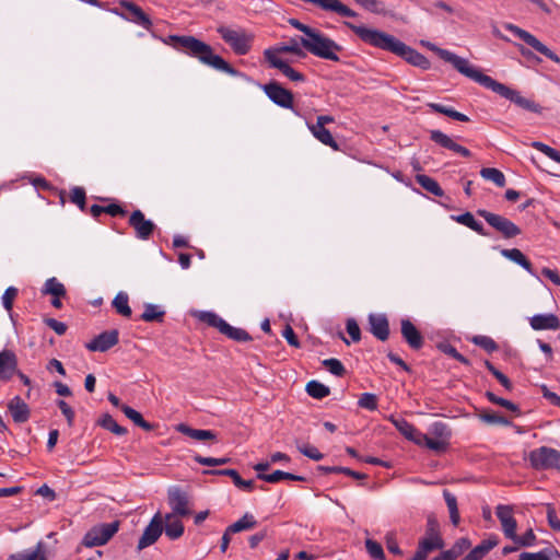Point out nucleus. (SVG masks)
I'll return each instance as SVG.
<instances>
[{"label": "nucleus", "mask_w": 560, "mask_h": 560, "mask_svg": "<svg viewBox=\"0 0 560 560\" xmlns=\"http://www.w3.org/2000/svg\"><path fill=\"white\" fill-rule=\"evenodd\" d=\"M444 545L440 523L433 514H430L427 517L424 536L419 539L417 550L410 560H427L429 553L442 549Z\"/></svg>", "instance_id": "20e7f679"}, {"label": "nucleus", "mask_w": 560, "mask_h": 560, "mask_svg": "<svg viewBox=\"0 0 560 560\" xmlns=\"http://www.w3.org/2000/svg\"><path fill=\"white\" fill-rule=\"evenodd\" d=\"M474 81L479 83L483 88L497 93L501 97L509 100L510 102L514 103L516 106L524 110L535 114L542 113V107L539 104H537L534 100L523 96L518 91L513 90L508 85L495 81L491 77L482 73L480 70Z\"/></svg>", "instance_id": "7ed1b4c3"}, {"label": "nucleus", "mask_w": 560, "mask_h": 560, "mask_svg": "<svg viewBox=\"0 0 560 560\" xmlns=\"http://www.w3.org/2000/svg\"><path fill=\"white\" fill-rule=\"evenodd\" d=\"M301 47H302V45L300 43V39L298 40L295 38H292L287 44L280 46L278 50L280 52H289V54L302 56L304 54H303V50Z\"/></svg>", "instance_id": "338daca9"}, {"label": "nucleus", "mask_w": 560, "mask_h": 560, "mask_svg": "<svg viewBox=\"0 0 560 560\" xmlns=\"http://www.w3.org/2000/svg\"><path fill=\"white\" fill-rule=\"evenodd\" d=\"M306 393L313 398L323 399L330 394V389L318 381H311L306 384Z\"/></svg>", "instance_id": "09e8293b"}, {"label": "nucleus", "mask_w": 560, "mask_h": 560, "mask_svg": "<svg viewBox=\"0 0 560 560\" xmlns=\"http://www.w3.org/2000/svg\"><path fill=\"white\" fill-rule=\"evenodd\" d=\"M120 8L124 10L121 13L122 18L126 20L142 26L145 30H149L152 25L151 19L149 15L136 3L131 1H121Z\"/></svg>", "instance_id": "dca6fc26"}, {"label": "nucleus", "mask_w": 560, "mask_h": 560, "mask_svg": "<svg viewBox=\"0 0 560 560\" xmlns=\"http://www.w3.org/2000/svg\"><path fill=\"white\" fill-rule=\"evenodd\" d=\"M97 423L105 430L110 431L112 433L116 435H125L127 433V429L119 425L115 419L108 415L105 413L101 417V419L97 421Z\"/></svg>", "instance_id": "c03bdc74"}, {"label": "nucleus", "mask_w": 560, "mask_h": 560, "mask_svg": "<svg viewBox=\"0 0 560 560\" xmlns=\"http://www.w3.org/2000/svg\"><path fill=\"white\" fill-rule=\"evenodd\" d=\"M217 32L236 55H247L252 49L254 35L247 31L243 28L232 30L228 26L221 25L217 28Z\"/></svg>", "instance_id": "423d86ee"}, {"label": "nucleus", "mask_w": 560, "mask_h": 560, "mask_svg": "<svg viewBox=\"0 0 560 560\" xmlns=\"http://www.w3.org/2000/svg\"><path fill=\"white\" fill-rule=\"evenodd\" d=\"M430 139L436 144L447 150L454 151L458 143H456L451 137L440 130H431Z\"/></svg>", "instance_id": "49530a36"}, {"label": "nucleus", "mask_w": 560, "mask_h": 560, "mask_svg": "<svg viewBox=\"0 0 560 560\" xmlns=\"http://www.w3.org/2000/svg\"><path fill=\"white\" fill-rule=\"evenodd\" d=\"M166 43L177 51L195 58L202 65L208 66L217 71L224 72L232 77H241L249 80L246 74L240 72L221 56L214 54L213 48L209 44L196 38L195 36L170 35Z\"/></svg>", "instance_id": "f03ea898"}, {"label": "nucleus", "mask_w": 560, "mask_h": 560, "mask_svg": "<svg viewBox=\"0 0 560 560\" xmlns=\"http://www.w3.org/2000/svg\"><path fill=\"white\" fill-rule=\"evenodd\" d=\"M358 405L361 408L373 411L377 408V397L371 393H363L358 400Z\"/></svg>", "instance_id": "e2e57ef3"}, {"label": "nucleus", "mask_w": 560, "mask_h": 560, "mask_svg": "<svg viewBox=\"0 0 560 560\" xmlns=\"http://www.w3.org/2000/svg\"><path fill=\"white\" fill-rule=\"evenodd\" d=\"M260 86L275 104L283 108H293V94L278 82L273 81Z\"/></svg>", "instance_id": "4468645a"}, {"label": "nucleus", "mask_w": 560, "mask_h": 560, "mask_svg": "<svg viewBox=\"0 0 560 560\" xmlns=\"http://www.w3.org/2000/svg\"><path fill=\"white\" fill-rule=\"evenodd\" d=\"M128 224L135 231V236L141 241H148L156 230L153 221L145 219L144 213L137 209L133 210L128 219Z\"/></svg>", "instance_id": "ddd939ff"}, {"label": "nucleus", "mask_w": 560, "mask_h": 560, "mask_svg": "<svg viewBox=\"0 0 560 560\" xmlns=\"http://www.w3.org/2000/svg\"><path fill=\"white\" fill-rule=\"evenodd\" d=\"M553 555H558L555 548H545L538 552H523L520 556L521 560H551Z\"/></svg>", "instance_id": "603ef678"}, {"label": "nucleus", "mask_w": 560, "mask_h": 560, "mask_svg": "<svg viewBox=\"0 0 560 560\" xmlns=\"http://www.w3.org/2000/svg\"><path fill=\"white\" fill-rule=\"evenodd\" d=\"M357 4L362 7L364 10L380 15H392V13L385 9L384 2L381 0H353Z\"/></svg>", "instance_id": "79ce46f5"}, {"label": "nucleus", "mask_w": 560, "mask_h": 560, "mask_svg": "<svg viewBox=\"0 0 560 560\" xmlns=\"http://www.w3.org/2000/svg\"><path fill=\"white\" fill-rule=\"evenodd\" d=\"M343 24L368 45L390 51L405 59L408 63L420 69L428 70L431 67L429 59L424 55L406 45L393 35L378 30L369 28L364 25H355L351 22H345Z\"/></svg>", "instance_id": "f257e3e1"}, {"label": "nucleus", "mask_w": 560, "mask_h": 560, "mask_svg": "<svg viewBox=\"0 0 560 560\" xmlns=\"http://www.w3.org/2000/svg\"><path fill=\"white\" fill-rule=\"evenodd\" d=\"M529 325L534 330H558L560 319L551 313L536 314L529 318Z\"/></svg>", "instance_id": "4be33fe9"}, {"label": "nucleus", "mask_w": 560, "mask_h": 560, "mask_svg": "<svg viewBox=\"0 0 560 560\" xmlns=\"http://www.w3.org/2000/svg\"><path fill=\"white\" fill-rule=\"evenodd\" d=\"M479 418L488 424H498L506 427L510 425L511 423L505 417L492 411H485L479 416Z\"/></svg>", "instance_id": "4d7b16f0"}, {"label": "nucleus", "mask_w": 560, "mask_h": 560, "mask_svg": "<svg viewBox=\"0 0 560 560\" xmlns=\"http://www.w3.org/2000/svg\"><path fill=\"white\" fill-rule=\"evenodd\" d=\"M471 547V542L468 538L462 537L455 541V544L444 552L448 556L451 560L457 559L459 556L464 553L467 549Z\"/></svg>", "instance_id": "de8ad7c7"}, {"label": "nucleus", "mask_w": 560, "mask_h": 560, "mask_svg": "<svg viewBox=\"0 0 560 560\" xmlns=\"http://www.w3.org/2000/svg\"><path fill=\"white\" fill-rule=\"evenodd\" d=\"M257 525L253 514L245 513L238 521L228 526V534H236L243 530H249Z\"/></svg>", "instance_id": "473e14b6"}, {"label": "nucleus", "mask_w": 560, "mask_h": 560, "mask_svg": "<svg viewBox=\"0 0 560 560\" xmlns=\"http://www.w3.org/2000/svg\"><path fill=\"white\" fill-rule=\"evenodd\" d=\"M167 503L172 509L170 514L186 517L192 513L188 493L178 486H172L168 488Z\"/></svg>", "instance_id": "f8f14e48"}, {"label": "nucleus", "mask_w": 560, "mask_h": 560, "mask_svg": "<svg viewBox=\"0 0 560 560\" xmlns=\"http://www.w3.org/2000/svg\"><path fill=\"white\" fill-rule=\"evenodd\" d=\"M8 408L15 422L23 423L28 420L30 408L20 396L12 398L8 404Z\"/></svg>", "instance_id": "5701e85b"}, {"label": "nucleus", "mask_w": 560, "mask_h": 560, "mask_svg": "<svg viewBox=\"0 0 560 560\" xmlns=\"http://www.w3.org/2000/svg\"><path fill=\"white\" fill-rule=\"evenodd\" d=\"M308 129L312 132V135L323 144L328 145L334 150L339 149V145L334 139L331 132L325 127L308 125Z\"/></svg>", "instance_id": "2f4dec72"}, {"label": "nucleus", "mask_w": 560, "mask_h": 560, "mask_svg": "<svg viewBox=\"0 0 560 560\" xmlns=\"http://www.w3.org/2000/svg\"><path fill=\"white\" fill-rule=\"evenodd\" d=\"M296 448L301 454L313 460H320L324 457L323 453H320L317 447L308 443H301L296 441Z\"/></svg>", "instance_id": "864d4df0"}, {"label": "nucleus", "mask_w": 560, "mask_h": 560, "mask_svg": "<svg viewBox=\"0 0 560 560\" xmlns=\"http://www.w3.org/2000/svg\"><path fill=\"white\" fill-rule=\"evenodd\" d=\"M43 294H49L55 298L66 296L65 285L55 277L46 280L44 288L42 289Z\"/></svg>", "instance_id": "ea45409f"}, {"label": "nucleus", "mask_w": 560, "mask_h": 560, "mask_svg": "<svg viewBox=\"0 0 560 560\" xmlns=\"http://www.w3.org/2000/svg\"><path fill=\"white\" fill-rule=\"evenodd\" d=\"M477 214L483 218L486 222L504 238H513L522 232L515 223L501 214H497L485 209L477 210Z\"/></svg>", "instance_id": "9d476101"}, {"label": "nucleus", "mask_w": 560, "mask_h": 560, "mask_svg": "<svg viewBox=\"0 0 560 560\" xmlns=\"http://www.w3.org/2000/svg\"><path fill=\"white\" fill-rule=\"evenodd\" d=\"M319 470L324 471L325 474H340V475H347L355 479H364L366 476L364 474L351 470L347 467L341 466H319Z\"/></svg>", "instance_id": "3c124183"}, {"label": "nucleus", "mask_w": 560, "mask_h": 560, "mask_svg": "<svg viewBox=\"0 0 560 560\" xmlns=\"http://www.w3.org/2000/svg\"><path fill=\"white\" fill-rule=\"evenodd\" d=\"M528 460L536 470L560 469V451L540 446L529 452Z\"/></svg>", "instance_id": "1a4fd4ad"}, {"label": "nucleus", "mask_w": 560, "mask_h": 560, "mask_svg": "<svg viewBox=\"0 0 560 560\" xmlns=\"http://www.w3.org/2000/svg\"><path fill=\"white\" fill-rule=\"evenodd\" d=\"M9 560H47L46 545L38 541L34 549H25L10 555Z\"/></svg>", "instance_id": "393cba45"}, {"label": "nucleus", "mask_w": 560, "mask_h": 560, "mask_svg": "<svg viewBox=\"0 0 560 560\" xmlns=\"http://www.w3.org/2000/svg\"><path fill=\"white\" fill-rule=\"evenodd\" d=\"M365 548L372 559H375V560H384L385 559V553H384L383 547L377 541L370 539V538L366 539Z\"/></svg>", "instance_id": "5fc2aeb1"}, {"label": "nucleus", "mask_w": 560, "mask_h": 560, "mask_svg": "<svg viewBox=\"0 0 560 560\" xmlns=\"http://www.w3.org/2000/svg\"><path fill=\"white\" fill-rule=\"evenodd\" d=\"M18 289L14 287H9L3 295H2V305L5 308V311L11 312L13 308V302L15 298L18 296Z\"/></svg>", "instance_id": "774afa93"}, {"label": "nucleus", "mask_w": 560, "mask_h": 560, "mask_svg": "<svg viewBox=\"0 0 560 560\" xmlns=\"http://www.w3.org/2000/svg\"><path fill=\"white\" fill-rule=\"evenodd\" d=\"M422 44L427 46L430 50L436 52L441 59H443L446 62H450L460 74L471 79L472 81L475 80L476 75L479 72V69L472 66L469 62V60L459 57L447 49L440 48L432 43L422 42Z\"/></svg>", "instance_id": "0eeeda50"}, {"label": "nucleus", "mask_w": 560, "mask_h": 560, "mask_svg": "<svg viewBox=\"0 0 560 560\" xmlns=\"http://www.w3.org/2000/svg\"><path fill=\"white\" fill-rule=\"evenodd\" d=\"M194 460L200 465L203 466H221L225 465L231 462L230 457H221V458H214V457H205L201 455L194 456Z\"/></svg>", "instance_id": "052dcab7"}, {"label": "nucleus", "mask_w": 560, "mask_h": 560, "mask_svg": "<svg viewBox=\"0 0 560 560\" xmlns=\"http://www.w3.org/2000/svg\"><path fill=\"white\" fill-rule=\"evenodd\" d=\"M178 517L179 516L174 514H166L163 517V523L165 522V535L172 540L178 539L184 534L185 528L182 521Z\"/></svg>", "instance_id": "a878e982"}, {"label": "nucleus", "mask_w": 560, "mask_h": 560, "mask_svg": "<svg viewBox=\"0 0 560 560\" xmlns=\"http://www.w3.org/2000/svg\"><path fill=\"white\" fill-rule=\"evenodd\" d=\"M176 430L180 432L182 434L189 436L190 439L197 440V441H217V433L211 430H201V429H192L189 425L185 423H179L176 427Z\"/></svg>", "instance_id": "bb28decb"}, {"label": "nucleus", "mask_w": 560, "mask_h": 560, "mask_svg": "<svg viewBox=\"0 0 560 560\" xmlns=\"http://www.w3.org/2000/svg\"><path fill=\"white\" fill-rule=\"evenodd\" d=\"M323 365L334 375L342 376L346 373L343 364L338 359H326Z\"/></svg>", "instance_id": "680f3d73"}, {"label": "nucleus", "mask_w": 560, "mask_h": 560, "mask_svg": "<svg viewBox=\"0 0 560 560\" xmlns=\"http://www.w3.org/2000/svg\"><path fill=\"white\" fill-rule=\"evenodd\" d=\"M277 69L282 72L287 78L292 81H304V75L294 70L288 62L277 65Z\"/></svg>", "instance_id": "0e129e2a"}, {"label": "nucleus", "mask_w": 560, "mask_h": 560, "mask_svg": "<svg viewBox=\"0 0 560 560\" xmlns=\"http://www.w3.org/2000/svg\"><path fill=\"white\" fill-rule=\"evenodd\" d=\"M163 533V516L160 512H158L149 525L144 528L142 536L138 541V550H142L151 545H153Z\"/></svg>", "instance_id": "2eb2a0df"}, {"label": "nucleus", "mask_w": 560, "mask_h": 560, "mask_svg": "<svg viewBox=\"0 0 560 560\" xmlns=\"http://www.w3.org/2000/svg\"><path fill=\"white\" fill-rule=\"evenodd\" d=\"M428 106L435 113L443 114L452 119L458 120V121H469V117L465 114H462L457 110H455L452 107H447L445 105L439 104V103H429Z\"/></svg>", "instance_id": "58836bf2"}, {"label": "nucleus", "mask_w": 560, "mask_h": 560, "mask_svg": "<svg viewBox=\"0 0 560 560\" xmlns=\"http://www.w3.org/2000/svg\"><path fill=\"white\" fill-rule=\"evenodd\" d=\"M257 478L260 480H264L269 483H276L281 480H296V481H304L305 478L303 476L294 475L291 472H285L282 470H275L271 474H258Z\"/></svg>", "instance_id": "7c9ffc66"}, {"label": "nucleus", "mask_w": 560, "mask_h": 560, "mask_svg": "<svg viewBox=\"0 0 560 560\" xmlns=\"http://www.w3.org/2000/svg\"><path fill=\"white\" fill-rule=\"evenodd\" d=\"M400 331L404 340L411 349L419 350L423 347L424 338L410 319L402 318L400 320Z\"/></svg>", "instance_id": "a211bd4d"}, {"label": "nucleus", "mask_w": 560, "mask_h": 560, "mask_svg": "<svg viewBox=\"0 0 560 560\" xmlns=\"http://www.w3.org/2000/svg\"><path fill=\"white\" fill-rule=\"evenodd\" d=\"M69 199L72 203L77 205L82 211H86V192L83 187L75 186L71 188Z\"/></svg>", "instance_id": "8fccbe9b"}, {"label": "nucleus", "mask_w": 560, "mask_h": 560, "mask_svg": "<svg viewBox=\"0 0 560 560\" xmlns=\"http://www.w3.org/2000/svg\"><path fill=\"white\" fill-rule=\"evenodd\" d=\"M392 422L406 439L412 441L415 444L419 442V436L422 432H420L413 424L405 419H392Z\"/></svg>", "instance_id": "c85d7f7f"}, {"label": "nucleus", "mask_w": 560, "mask_h": 560, "mask_svg": "<svg viewBox=\"0 0 560 560\" xmlns=\"http://www.w3.org/2000/svg\"><path fill=\"white\" fill-rule=\"evenodd\" d=\"M119 526V521L94 525L85 533L82 544L88 548L103 546L118 532Z\"/></svg>", "instance_id": "6e6552de"}, {"label": "nucleus", "mask_w": 560, "mask_h": 560, "mask_svg": "<svg viewBox=\"0 0 560 560\" xmlns=\"http://www.w3.org/2000/svg\"><path fill=\"white\" fill-rule=\"evenodd\" d=\"M501 255L534 275L533 265L518 248L502 249Z\"/></svg>", "instance_id": "c756f323"}, {"label": "nucleus", "mask_w": 560, "mask_h": 560, "mask_svg": "<svg viewBox=\"0 0 560 560\" xmlns=\"http://www.w3.org/2000/svg\"><path fill=\"white\" fill-rule=\"evenodd\" d=\"M430 432L434 435V438H439L446 442H448V440L451 438V431H450L447 424H445L444 422H441V421L434 422L430 428Z\"/></svg>", "instance_id": "13d9d810"}, {"label": "nucleus", "mask_w": 560, "mask_h": 560, "mask_svg": "<svg viewBox=\"0 0 560 560\" xmlns=\"http://www.w3.org/2000/svg\"><path fill=\"white\" fill-rule=\"evenodd\" d=\"M200 319L209 326L217 328L219 331H221L225 323L222 317L212 312H203L200 316Z\"/></svg>", "instance_id": "bf43d9fd"}, {"label": "nucleus", "mask_w": 560, "mask_h": 560, "mask_svg": "<svg viewBox=\"0 0 560 560\" xmlns=\"http://www.w3.org/2000/svg\"><path fill=\"white\" fill-rule=\"evenodd\" d=\"M440 349L447 355L452 357L453 359H455L456 361L465 364V365H470V361L464 357L463 354H460L456 348L450 343H445V345H441L440 346Z\"/></svg>", "instance_id": "69168bd1"}, {"label": "nucleus", "mask_w": 560, "mask_h": 560, "mask_svg": "<svg viewBox=\"0 0 560 560\" xmlns=\"http://www.w3.org/2000/svg\"><path fill=\"white\" fill-rule=\"evenodd\" d=\"M119 341V332L117 329L106 330L94 337L86 348L90 351L105 352L116 346Z\"/></svg>", "instance_id": "f3484780"}, {"label": "nucleus", "mask_w": 560, "mask_h": 560, "mask_svg": "<svg viewBox=\"0 0 560 560\" xmlns=\"http://www.w3.org/2000/svg\"><path fill=\"white\" fill-rule=\"evenodd\" d=\"M207 475L229 476L234 485L245 491H253L254 480H244L235 469H211L203 471Z\"/></svg>", "instance_id": "b1692460"}, {"label": "nucleus", "mask_w": 560, "mask_h": 560, "mask_svg": "<svg viewBox=\"0 0 560 560\" xmlns=\"http://www.w3.org/2000/svg\"><path fill=\"white\" fill-rule=\"evenodd\" d=\"M495 514L501 522L503 533L506 538H514L516 533V521L513 517V511L510 505L497 506Z\"/></svg>", "instance_id": "aec40b11"}, {"label": "nucleus", "mask_w": 560, "mask_h": 560, "mask_svg": "<svg viewBox=\"0 0 560 560\" xmlns=\"http://www.w3.org/2000/svg\"><path fill=\"white\" fill-rule=\"evenodd\" d=\"M480 175L482 178L490 180L494 183L498 187H504L505 186V176L504 174L494 167H483L480 171Z\"/></svg>", "instance_id": "a18cd8bd"}, {"label": "nucleus", "mask_w": 560, "mask_h": 560, "mask_svg": "<svg viewBox=\"0 0 560 560\" xmlns=\"http://www.w3.org/2000/svg\"><path fill=\"white\" fill-rule=\"evenodd\" d=\"M471 341L481 347L482 349H485L488 353H492L494 351L498 350V345L497 342L488 337V336H482V335H478V336H475Z\"/></svg>", "instance_id": "6e6d98bb"}, {"label": "nucleus", "mask_w": 560, "mask_h": 560, "mask_svg": "<svg viewBox=\"0 0 560 560\" xmlns=\"http://www.w3.org/2000/svg\"><path fill=\"white\" fill-rule=\"evenodd\" d=\"M120 409L128 419L144 431H152L154 429V425L145 421L142 415L133 408L127 405H121Z\"/></svg>", "instance_id": "c9c22d12"}, {"label": "nucleus", "mask_w": 560, "mask_h": 560, "mask_svg": "<svg viewBox=\"0 0 560 560\" xmlns=\"http://www.w3.org/2000/svg\"><path fill=\"white\" fill-rule=\"evenodd\" d=\"M417 445L425 446L429 450L434 451L435 453H443L446 451L448 442L441 440L439 438H430L428 434L421 433Z\"/></svg>", "instance_id": "72a5a7b5"}, {"label": "nucleus", "mask_w": 560, "mask_h": 560, "mask_svg": "<svg viewBox=\"0 0 560 560\" xmlns=\"http://www.w3.org/2000/svg\"><path fill=\"white\" fill-rule=\"evenodd\" d=\"M370 332L381 341H386L389 337V323L384 314L369 315Z\"/></svg>", "instance_id": "6ab92c4d"}, {"label": "nucleus", "mask_w": 560, "mask_h": 560, "mask_svg": "<svg viewBox=\"0 0 560 560\" xmlns=\"http://www.w3.org/2000/svg\"><path fill=\"white\" fill-rule=\"evenodd\" d=\"M129 298L126 292H119L113 300V306L116 310V312L125 317L131 316V308L129 306Z\"/></svg>", "instance_id": "37998d69"}, {"label": "nucleus", "mask_w": 560, "mask_h": 560, "mask_svg": "<svg viewBox=\"0 0 560 560\" xmlns=\"http://www.w3.org/2000/svg\"><path fill=\"white\" fill-rule=\"evenodd\" d=\"M18 368V358L11 350L0 352V380L9 381L15 374Z\"/></svg>", "instance_id": "412c9836"}, {"label": "nucleus", "mask_w": 560, "mask_h": 560, "mask_svg": "<svg viewBox=\"0 0 560 560\" xmlns=\"http://www.w3.org/2000/svg\"><path fill=\"white\" fill-rule=\"evenodd\" d=\"M220 332L226 336L228 338L238 342L252 340L250 335L245 329L233 327L228 322L224 323Z\"/></svg>", "instance_id": "e433bc0d"}, {"label": "nucleus", "mask_w": 560, "mask_h": 560, "mask_svg": "<svg viewBox=\"0 0 560 560\" xmlns=\"http://www.w3.org/2000/svg\"><path fill=\"white\" fill-rule=\"evenodd\" d=\"M504 27L546 58L557 63L560 62V57L529 32L511 23L505 24Z\"/></svg>", "instance_id": "9b49d317"}, {"label": "nucleus", "mask_w": 560, "mask_h": 560, "mask_svg": "<svg viewBox=\"0 0 560 560\" xmlns=\"http://www.w3.org/2000/svg\"><path fill=\"white\" fill-rule=\"evenodd\" d=\"M451 219L469 228L481 236H489V233L485 230L483 225L474 218L472 213L468 211L458 215H452Z\"/></svg>", "instance_id": "cd10ccee"}, {"label": "nucleus", "mask_w": 560, "mask_h": 560, "mask_svg": "<svg viewBox=\"0 0 560 560\" xmlns=\"http://www.w3.org/2000/svg\"><path fill=\"white\" fill-rule=\"evenodd\" d=\"M300 43L304 49L318 58L336 62L340 60L336 52L342 47L317 30L308 38L300 37Z\"/></svg>", "instance_id": "39448f33"}, {"label": "nucleus", "mask_w": 560, "mask_h": 560, "mask_svg": "<svg viewBox=\"0 0 560 560\" xmlns=\"http://www.w3.org/2000/svg\"><path fill=\"white\" fill-rule=\"evenodd\" d=\"M443 497L450 512V518L454 526H457L460 522L459 511L457 506L456 497L448 490L443 491Z\"/></svg>", "instance_id": "a19ab883"}, {"label": "nucleus", "mask_w": 560, "mask_h": 560, "mask_svg": "<svg viewBox=\"0 0 560 560\" xmlns=\"http://www.w3.org/2000/svg\"><path fill=\"white\" fill-rule=\"evenodd\" d=\"M164 316L165 311L160 305L148 303L144 305V312L141 314L140 319L145 323H162Z\"/></svg>", "instance_id": "f704fd0d"}, {"label": "nucleus", "mask_w": 560, "mask_h": 560, "mask_svg": "<svg viewBox=\"0 0 560 560\" xmlns=\"http://www.w3.org/2000/svg\"><path fill=\"white\" fill-rule=\"evenodd\" d=\"M416 182L427 191L433 194L434 196L442 197L444 195L443 189L439 185V183L424 174H420L416 176Z\"/></svg>", "instance_id": "4c0bfd02"}]
</instances>
